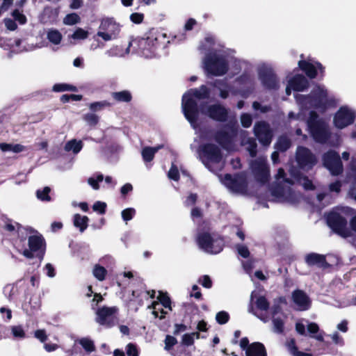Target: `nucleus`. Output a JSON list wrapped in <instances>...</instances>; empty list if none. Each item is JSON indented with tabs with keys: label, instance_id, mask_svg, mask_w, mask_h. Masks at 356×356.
I'll return each instance as SVG.
<instances>
[{
	"label": "nucleus",
	"instance_id": "obj_16",
	"mask_svg": "<svg viewBox=\"0 0 356 356\" xmlns=\"http://www.w3.org/2000/svg\"><path fill=\"white\" fill-rule=\"evenodd\" d=\"M306 327L307 330L312 338L319 341H323V335L321 332L318 333L319 327L316 323H309L308 321L301 320L296 323V330L301 335L306 334Z\"/></svg>",
	"mask_w": 356,
	"mask_h": 356
},
{
	"label": "nucleus",
	"instance_id": "obj_56",
	"mask_svg": "<svg viewBox=\"0 0 356 356\" xmlns=\"http://www.w3.org/2000/svg\"><path fill=\"white\" fill-rule=\"evenodd\" d=\"M12 16L15 20L19 22L20 24H24L26 22V16L19 10H15L12 13Z\"/></svg>",
	"mask_w": 356,
	"mask_h": 356
},
{
	"label": "nucleus",
	"instance_id": "obj_7",
	"mask_svg": "<svg viewBox=\"0 0 356 356\" xmlns=\"http://www.w3.org/2000/svg\"><path fill=\"white\" fill-rule=\"evenodd\" d=\"M348 209V208L337 209V211L330 212L327 216L328 226L334 232L343 238L348 237L350 233L347 228V221L342 216V214L346 213Z\"/></svg>",
	"mask_w": 356,
	"mask_h": 356
},
{
	"label": "nucleus",
	"instance_id": "obj_17",
	"mask_svg": "<svg viewBox=\"0 0 356 356\" xmlns=\"http://www.w3.org/2000/svg\"><path fill=\"white\" fill-rule=\"evenodd\" d=\"M296 161L300 168L308 170L316 163V156L306 147H298L296 151Z\"/></svg>",
	"mask_w": 356,
	"mask_h": 356
},
{
	"label": "nucleus",
	"instance_id": "obj_29",
	"mask_svg": "<svg viewBox=\"0 0 356 356\" xmlns=\"http://www.w3.org/2000/svg\"><path fill=\"white\" fill-rule=\"evenodd\" d=\"M111 96L115 101L120 102H129L132 99L131 94L128 90L114 92Z\"/></svg>",
	"mask_w": 356,
	"mask_h": 356
},
{
	"label": "nucleus",
	"instance_id": "obj_47",
	"mask_svg": "<svg viewBox=\"0 0 356 356\" xmlns=\"http://www.w3.org/2000/svg\"><path fill=\"white\" fill-rule=\"evenodd\" d=\"M79 343L87 352H92L95 350L93 341L88 338H82Z\"/></svg>",
	"mask_w": 356,
	"mask_h": 356
},
{
	"label": "nucleus",
	"instance_id": "obj_27",
	"mask_svg": "<svg viewBox=\"0 0 356 356\" xmlns=\"http://www.w3.org/2000/svg\"><path fill=\"white\" fill-rule=\"evenodd\" d=\"M88 218L86 216L75 214L74 216V225L83 232L88 227Z\"/></svg>",
	"mask_w": 356,
	"mask_h": 356
},
{
	"label": "nucleus",
	"instance_id": "obj_44",
	"mask_svg": "<svg viewBox=\"0 0 356 356\" xmlns=\"http://www.w3.org/2000/svg\"><path fill=\"white\" fill-rule=\"evenodd\" d=\"M50 191V188L46 186L42 190H38L36 191V196L41 201L49 202L51 200V197L49 195Z\"/></svg>",
	"mask_w": 356,
	"mask_h": 356
},
{
	"label": "nucleus",
	"instance_id": "obj_34",
	"mask_svg": "<svg viewBox=\"0 0 356 356\" xmlns=\"http://www.w3.org/2000/svg\"><path fill=\"white\" fill-rule=\"evenodd\" d=\"M92 275L97 280L102 282L105 280L107 275V270L104 267L99 264H95L92 269Z\"/></svg>",
	"mask_w": 356,
	"mask_h": 356
},
{
	"label": "nucleus",
	"instance_id": "obj_14",
	"mask_svg": "<svg viewBox=\"0 0 356 356\" xmlns=\"http://www.w3.org/2000/svg\"><path fill=\"white\" fill-rule=\"evenodd\" d=\"M258 74L263 86L268 89H275L278 86V81L273 73L270 65L261 64L258 67Z\"/></svg>",
	"mask_w": 356,
	"mask_h": 356
},
{
	"label": "nucleus",
	"instance_id": "obj_5",
	"mask_svg": "<svg viewBox=\"0 0 356 356\" xmlns=\"http://www.w3.org/2000/svg\"><path fill=\"white\" fill-rule=\"evenodd\" d=\"M307 127L314 140L320 143L327 142L331 132L328 124L323 120L318 118L314 111L309 112V117L307 120Z\"/></svg>",
	"mask_w": 356,
	"mask_h": 356
},
{
	"label": "nucleus",
	"instance_id": "obj_1",
	"mask_svg": "<svg viewBox=\"0 0 356 356\" xmlns=\"http://www.w3.org/2000/svg\"><path fill=\"white\" fill-rule=\"evenodd\" d=\"M209 97V89L204 85L199 88L191 89L184 94L181 102L182 111L185 118L193 128L196 127L199 111L214 120H226L227 110L220 104L202 105L200 109L198 108L197 100Z\"/></svg>",
	"mask_w": 356,
	"mask_h": 356
},
{
	"label": "nucleus",
	"instance_id": "obj_46",
	"mask_svg": "<svg viewBox=\"0 0 356 356\" xmlns=\"http://www.w3.org/2000/svg\"><path fill=\"white\" fill-rule=\"evenodd\" d=\"M161 38H165V34L159 33L158 35L155 36L154 35H151L147 39V44L149 47V49H154L157 47L159 42L158 40Z\"/></svg>",
	"mask_w": 356,
	"mask_h": 356
},
{
	"label": "nucleus",
	"instance_id": "obj_11",
	"mask_svg": "<svg viewBox=\"0 0 356 356\" xmlns=\"http://www.w3.org/2000/svg\"><path fill=\"white\" fill-rule=\"evenodd\" d=\"M29 249H24L22 251V254L26 258L31 259L33 257V252H38L40 254V258L42 259L44 249L45 243L42 236L38 234L33 233V234L29 236L28 240Z\"/></svg>",
	"mask_w": 356,
	"mask_h": 356
},
{
	"label": "nucleus",
	"instance_id": "obj_57",
	"mask_svg": "<svg viewBox=\"0 0 356 356\" xmlns=\"http://www.w3.org/2000/svg\"><path fill=\"white\" fill-rule=\"evenodd\" d=\"M293 179L297 180L305 189H313V184L310 180L306 177L299 178L293 175Z\"/></svg>",
	"mask_w": 356,
	"mask_h": 356
},
{
	"label": "nucleus",
	"instance_id": "obj_8",
	"mask_svg": "<svg viewBox=\"0 0 356 356\" xmlns=\"http://www.w3.org/2000/svg\"><path fill=\"white\" fill-rule=\"evenodd\" d=\"M199 247L204 252L210 254L219 253L223 248V240L216 234L209 233L200 234L197 236Z\"/></svg>",
	"mask_w": 356,
	"mask_h": 356
},
{
	"label": "nucleus",
	"instance_id": "obj_18",
	"mask_svg": "<svg viewBox=\"0 0 356 356\" xmlns=\"http://www.w3.org/2000/svg\"><path fill=\"white\" fill-rule=\"evenodd\" d=\"M254 133L260 143L264 146H268L272 140V130L268 123L258 122L254 126Z\"/></svg>",
	"mask_w": 356,
	"mask_h": 356
},
{
	"label": "nucleus",
	"instance_id": "obj_49",
	"mask_svg": "<svg viewBox=\"0 0 356 356\" xmlns=\"http://www.w3.org/2000/svg\"><path fill=\"white\" fill-rule=\"evenodd\" d=\"M80 21V17L76 13L67 15L63 19V23L66 25H74Z\"/></svg>",
	"mask_w": 356,
	"mask_h": 356
},
{
	"label": "nucleus",
	"instance_id": "obj_61",
	"mask_svg": "<svg viewBox=\"0 0 356 356\" xmlns=\"http://www.w3.org/2000/svg\"><path fill=\"white\" fill-rule=\"evenodd\" d=\"M238 254L243 258H248L250 255V251L247 246L244 245H237L236 246Z\"/></svg>",
	"mask_w": 356,
	"mask_h": 356
},
{
	"label": "nucleus",
	"instance_id": "obj_12",
	"mask_svg": "<svg viewBox=\"0 0 356 356\" xmlns=\"http://www.w3.org/2000/svg\"><path fill=\"white\" fill-rule=\"evenodd\" d=\"M118 309L116 307H103L96 311L95 321L101 325L111 327L117 323Z\"/></svg>",
	"mask_w": 356,
	"mask_h": 356
},
{
	"label": "nucleus",
	"instance_id": "obj_43",
	"mask_svg": "<svg viewBox=\"0 0 356 356\" xmlns=\"http://www.w3.org/2000/svg\"><path fill=\"white\" fill-rule=\"evenodd\" d=\"M253 79L250 74L245 73L239 76L236 82L240 85H243L245 87L250 88L252 86Z\"/></svg>",
	"mask_w": 356,
	"mask_h": 356
},
{
	"label": "nucleus",
	"instance_id": "obj_37",
	"mask_svg": "<svg viewBox=\"0 0 356 356\" xmlns=\"http://www.w3.org/2000/svg\"><path fill=\"white\" fill-rule=\"evenodd\" d=\"M243 145H246V149L252 157H254L257 153V143L253 138H248L242 141Z\"/></svg>",
	"mask_w": 356,
	"mask_h": 356
},
{
	"label": "nucleus",
	"instance_id": "obj_40",
	"mask_svg": "<svg viewBox=\"0 0 356 356\" xmlns=\"http://www.w3.org/2000/svg\"><path fill=\"white\" fill-rule=\"evenodd\" d=\"M213 86L220 91V97L221 98L225 99L228 97L229 91L224 81L218 80L215 81Z\"/></svg>",
	"mask_w": 356,
	"mask_h": 356
},
{
	"label": "nucleus",
	"instance_id": "obj_13",
	"mask_svg": "<svg viewBox=\"0 0 356 356\" xmlns=\"http://www.w3.org/2000/svg\"><path fill=\"white\" fill-rule=\"evenodd\" d=\"M119 32V24L112 19L107 18L102 20L97 35L105 41H109L115 39Z\"/></svg>",
	"mask_w": 356,
	"mask_h": 356
},
{
	"label": "nucleus",
	"instance_id": "obj_32",
	"mask_svg": "<svg viewBox=\"0 0 356 356\" xmlns=\"http://www.w3.org/2000/svg\"><path fill=\"white\" fill-rule=\"evenodd\" d=\"M286 346L289 352L292 356H312L310 353L299 351L294 339H291L288 341Z\"/></svg>",
	"mask_w": 356,
	"mask_h": 356
},
{
	"label": "nucleus",
	"instance_id": "obj_55",
	"mask_svg": "<svg viewBox=\"0 0 356 356\" xmlns=\"http://www.w3.org/2000/svg\"><path fill=\"white\" fill-rule=\"evenodd\" d=\"M229 314L225 311L219 312L216 314V319L219 324H225L229 320Z\"/></svg>",
	"mask_w": 356,
	"mask_h": 356
},
{
	"label": "nucleus",
	"instance_id": "obj_20",
	"mask_svg": "<svg viewBox=\"0 0 356 356\" xmlns=\"http://www.w3.org/2000/svg\"><path fill=\"white\" fill-rule=\"evenodd\" d=\"M292 300L297 310L305 311L309 309L311 300L308 296L302 290H296L292 293Z\"/></svg>",
	"mask_w": 356,
	"mask_h": 356
},
{
	"label": "nucleus",
	"instance_id": "obj_42",
	"mask_svg": "<svg viewBox=\"0 0 356 356\" xmlns=\"http://www.w3.org/2000/svg\"><path fill=\"white\" fill-rule=\"evenodd\" d=\"M52 90L56 92H60L63 91H76V88L74 86L69 85L67 83H56L54 85Z\"/></svg>",
	"mask_w": 356,
	"mask_h": 356
},
{
	"label": "nucleus",
	"instance_id": "obj_15",
	"mask_svg": "<svg viewBox=\"0 0 356 356\" xmlns=\"http://www.w3.org/2000/svg\"><path fill=\"white\" fill-rule=\"evenodd\" d=\"M323 165L333 175L340 174L343 170V165L339 154L330 150L323 156Z\"/></svg>",
	"mask_w": 356,
	"mask_h": 356
},
{
	"label": "nucleus",
	"instance_id": "obj_21",
	"mask_svg": "<svg viewBox=\"0 0 356 356\" xmlns=\"http://www.w3.org/2000/svg\"><path fill=\"white\" fill-rule=\"evenodd\" d=\"M299 67L304 71L307 76L310 79H314L317 75V70H319L322 74L323 72V67L318 62H314L312 60H300L298 62Z\"/></svg>",
	"mask_w": 356,
	"mask_h": 356
},
{
	"label": "nucleus",
	"instance_id": "obj_52",
	"mask_svg": "<svg viewBox=\"0 0 356 356\" xmlns=\"http://www.w3.org/2000/svg\"><path fill=\"white\" fill-rule=\"evenodd\" d=\"M88 35V31L78 28L74 33L71 35V38L74 40H83L87 38Z\"/></svg>",
	"mask_w": 356,
	"mask_h": 356
},
{
	"label": "nucleus",
	"instance_id": "obj_9",
	"mask_svg": "<svg viewBox=\"0 0 356 356\" xmlns=\"http://www.w3.org/2000/svg\"><path fill=\"white\" fill-rule=\"evenodd\" d=\"M355 118V109L348 106H342L333 116V124L336 128L343 129L352 124Z\"/></svg>",
	"mask_w": 356,
	"mask_h": 356
},
{
	"label": "nucleus",
	"instance_id": "obj_58",
	"mask_svg": "<svg viewBox=\"0 0 356 356\" xmlns=\"http://www.w3.org/2000/svg\"><path fill=\"white\" fill-rule=\"evenodd\" d=\"M106 204L105 202L97 201L94 203L92 209L94 211L99 212L100 214H104L106 212Z\"/></svg>",
	"mask_w": 356,
	"mask_h": 356
},
{
	"label": "nucleus",
	"instance_id": "obj_23",
	"mask_svg": "<svg viewBox=\"0 0 356 356\" xmlns=\"http://www.w3.org/2000/svg\"><path fill=\"white\" fill-rule=\"evenodd\" d=\"M305 261L309 266H317L320 268H326L328 266L325 260V257L323 254L311 253L305 257Z\"/></svg>",
	"mask_w": 356,
	"mask_h": 356
},
{
	"label": "nucleus",
	"instance_id": "obj_6",
	"mask_svg": "<svg viewBox=\"0 0 356 356\" xmlns=\"http://www.w3.org/2000/svg\"><path fill=\"white\" fill-rule=\"evenodd\" d=\"M204 165L211 171L214 172L222 167V156L218 147L214 145H204L200 154Z\"/></svg>",
	"mask_w": 356,
	"mask_h": 356
},
{
	"label": "nucleus",
	"instance_id": "obj_62",
	"mask_svg": "<svg viewBox=\"0 0 356 356\" xmlns=\"http://www.w3.org/2000/svg\"><path fill=\"white\" fill-rule=\"evenodd\" d=\"M252 108L254 111H259L261 113H265L270 111V107L269 106H262L260 103L254 102L252 104Z\"/></svg>",
	"mask_w": 356,
	"mask_h": 356
},
{
	"label": "nucleus",
	"instance_id": "obj_2",
	"mask_svg": "<svg viewBox=\"0 0 356 356\" xmlns=\"http://www.w3.org/2000/svg\"><path fill=\"white\" fill-rule=\"evenodd\" d=\"M199 49L204 54L202 67L208 76H223L228 72L230 64L240 69L247 65L244 61L229 56L225 51L218 49L211 37L206 38Z\"/></svg>",
	"mask_w": 356,
	"mask_h": 356
},
{
	"label": "nucleus",
	"instance_id": "obj_30",
	"mask_svg": "<svg viewBox=\"0 0 356 356\" xmlns=\"http://www.w3.org/2000/svg\"><path fill=\"white\" fill-rule=\"evenodd\" d=\"M83 144L81 140L76 139L68 141L65 145V150L67 152H72L74 154H77L82 149Z\"/></svg>",
	"mask_w": 356,
	"mask_h": 356
},
{
	"label": "nucleus",
	"instance_id": "obj_10",
	"mask_svg": "<svg viewBox=\"0 0 356 356\" xmlns=\"http://www.w3.org/2000/svg\"><path fill=\"white\" fill-rule=\"evenodd\" d=\"M220 181L232 193L245 194L247 192V180L244 175H237L234 177L225 175Z\"/></svg>",
	"mask_w": 356,
	"mask_h": 356
},
{
	"label": "nucleus",
	"instance_id": "obj_59",
	"mask_svg": "<svg viewBox=\"0 0 356 356\" xmlns=\"http://www.w3.org/2000/svg\"><path fill=\"white\" fill-rule=\"evenodd\" d=\"M241 122L243 127L248 128L251 126L252 122V116L248 113H243L241 116Z\"/></svg>",
	"mask_w": 356,
	"mask_h": 356
},
{
	"label": "nucleus",
	"instance_id": "obj_64",
	"mask_svg": "<svg viewBox=\"0 0 356 356\" xmlns=\"http://www.w3.org/2000/svg\"><path fill=\"white\" fill-rule=\"evenodd\" d=\"M126 352L128 356H138V350L136 347L132 343H129L127 346Z\"/></svg>",
	"mask_w": 356,
	"mask_h": 356
},
{
	"label": "nucleus",
	"instance_id": "obj_53",
	"mask_svg": "<svg viewBox=\"0 0 356 356\" xmlns=\"http://www.w3.org/2000/svg\"><path fill=\"white\" fill-rule=\"evenodd\" d=\"M83 119L90 126L96 125L99 121V117L93 113L86 114Z\"/></svg>",
	"mask_w": 356,
	"mask_h": 356
},
{
	"label": "nucleus",
	"instance_id": "obj_50",
	"mask_svg": "<svg viewBox=\"0 0 356 356\" xmlns=\"http://www.w3.org/2000/svg\"><path fill=\"white\" fill-rule=\"evenodd\" d=\"M136 214V210L134 208H127L122 211L121 216L124 221L131 220Z\"/></svg>",
	"mask_w": 356,
	"mask_h": 356
},
{
	"label": "nucleus",
	"instance_id": "obj_22",
	"mask_svg": "<svg viewBox=\"0 0 356 356\" xmlns=\"http://www.w3.org/2000/svg\"><path fill=\"white\" fill-rule=\"evenodd\" d=\"M308 86L309 82L303 75H296L289 79L288 85L286 88V93L287 95H289L291 89L296 91H302L306 89Z\"/></svg>",
	"mask_w": 356,
	"mask_h": 356
},
{
	"label": "nucleus",
	"instance_id": "obj_36",
	"mask_svg": "<svg viewBox=\"0 0 356 356\" xmlns=\"http://www.w3.org/2000/svg\"><path fill=\"white\" fill-rule=\"evenodd\" d=\"M216 140L224 148L229 149L230 144L232 143V138L227 134L219 133L216 136Z\"/></svg>",
	"mask_w": 356,
	"mask_h": 356
},
{
	"label": "nucleus",
	"instance_id": "obj_35",
	"mask_svg": "<svg viewBox=\"0 0 356 356\" xmlns=\"http://www.w3.org/2000/svg\"><path fill=\"white\" fill-rule=\"evenodd\" d=\"M291 146V140L286 136H280L275 145V148L277 150L284 152Z\"/></svg>",
	"mask_w": 356,
	"mask_h": 356
},
{
	"label": "nucleus",
	"instance_id": "obj_31",
	"mask_svg": "<svg viewBox=\"0 0 356 356\" xmlns=\"http://www.w3.org/2000/svg\"><path fill=\"white\" fill-rule=\"evenodd\" d=\"M131 46V43L129 44L128 47L126 49L125 52L122 51V49L120 47L115 46L111 47L110 49L107 50L105 54L108 57H121L124 56V54H128L129 53V47Z\"/></svg>",
	"mask_w": 356,
	"mask_h": 356
},
{
	"label": "nucleus",
	"instance_id": "obj_4",
	"mask_svg": "<svg viewBox=\"0 0 356 356\" xmlns=\"http://www.w3.org/2000/svg\"><path fill=\"white\" fill-rule=\"evenodd\" d=\"M275 179L277 184L270 189L273 200L290 204H295L300 200L301 195L292 189L293 184L289 179H284V170L282 168L278 170Z\"/></svg>",
	"mask_w": 356,
	"mask_h": 356
},
{
	"label": "nucleus",
	"instance_id": "obj_3",
	"mask_svg": "<svg viewBox=\"0 0 356 356\" xmlns=\"http://www.w3.org/2000/svg\"><path fill=\"white\" fill-rule=\"evenodd\" d=\"M295 98L299 106L300 112L297 114L290 112L288 115L289 122L292 120L305 122L307 110L313 108L323 112L327 108V105L332 102L334 99L332 97L329 95L325 87L322 86L314 87L308 96L296 95Z\"/></svg>",
	"mask_w": 356,
	"mask_h": 356
},
{
	"label": "nucleus",
	"instance_id": "obj_54",
	"mask_svg": "<svg viewBox=\"0 0 356 356\" xmlns=\"http://www.w3.org/2000/svg\"><path fill=\"white\" fill-rule=\"evenodd\" d=\"M256 305L258 309L263 311H266L269 307V303L266 299L263 297H259L256 301Z\"/></svg>",
	"mask_w": 356,
	"mask_h": 356
},
{
	"label": "nucleus",
	"instance_id": "obj_51",
	"mask_svg": "<svg viewBox=\"0 0 356 356\" xmlns=\"http://www.w3.org/2000/svg\"><path fill=\"white\" fill-rule=\"evenodd\" d=\"M110 104L106 101H102V102H96L91 103L89 105V108L90 110L93 111H97L103 109L105 107L109 106Z\"/></svg>",
	"mask_w": 356,
	"mask_h": 356
},
{
	"label": "nucleus",
	"instance_id": "obj_63",
	"mask_svg": "<svg viewBox=\"0 0 356 356\" xmlns=\"http://www.w3.org/2000/svg\"><path fill=\"white\" fill-rule=\"evenodd\" d=\"M144 19V15L143 13H134L130 15V19L135 24H140Z\"/></svg>",
	"mask_w": 356,
	"mask_h": 356
},
{
	"label": "nucleus",
	"instance_id": "obj_48",
	"mask_svg": "<svg viewBox=\"0 0 356 356\" xmlns=\"http://www.w3.org/2000/svg\"><path fill=\"white\" fill-rule=\"evenodd\" d=\"M159 302L161 304V306L165 308V309H168V311L171 310V301L168 296L162 293H159L158 296Z\"/></svg>",
	"mask_w": 356,
	"mask_h": 356
},
{
	"label": "nucleus",
	"instance_id": "obj_41",
	"mask_svg": "<svg viewBox=\"0 0 356 356\" xmlns=\"http://www.w3.org/2000/svg\"><path fill=\"white\" fill-rule=\"evenodd\" d=\"M5 229L9 232H13L17 229V232L19 236H21V235L22 236L24 232H28V229H26L24 227H22L18 223H17V222L13 223L11 222H6V224L5 225Z\"/></svg>",
	"mask_w": 356,
	"mask_h": 356
},
{
	"label": "nucleus",
	"instance_id": "obj_39",
	"mask_svg": "<svg viewBox=\"0 0 356 356\" xmlns=\"http://www.w3.org/2000/svg\"><path fill=\"white\" fill-rule=\"evenodd\" d=\"M273 332L277 334H281L284 331V319L280 316L273 317Z\"/></svg>",
	"mask_w": 356,
	"mask_h": 356
},
{
	"label": "nucleus",
	"instance_id": "obj_26",
	"mask_svg": "<svg viewBox=\"0 0 356 356\" xmlns=\"http://www.w3.org/2000/svg\"><path fill=\"white\" fill-rule=\"evenodd\" d=\"M148 309H152V314L156 317H159L161 319L163 318L165 314L168 312V309L161 306V304L158 301H154L152 304L148 306Z\"/></svg>",
	"mask_w": 356,
	"mask_h": 356
},
{
	"label": "nucleus",
	"instance_id": "obj_33",
	"mask_svg": "<svg viewBox=\"0 0 356 356\" xmlns=\"http://www.w3.org/2000/svg\"><path fill=\"white\" fill-rule=\"evenodd\" d=\"M47 38L52 44H58L62 40V35L58 30L51 29L47 31Z\"/></svg>",
	"mask_w": 356,
	"mask_h": 356
},
{
	"label": "nucleus",
	"instance_id": "obj_38",
	"mask_svg": "<svg viewBox=\"0 0 356 356\" xmlns=\"http://www.w3.org/2000/svg\"><path fill=\"white\" fill-rule=\"evenodd\" d=\"M104 179V176L102 174L95 175L92 177H90L87 179V182L88 185H90L92 189L97 191L99 189V184L102 182Z\"/></svg>",
	"mask_w": 356,
	"mask_h": 356
},
{
	"label": "nucleus",
	"instance_id": "obj_28",
	"mask_svg": "<svg viewBox=\"0 0 356 356\" xmlns=\"http://www.w3.org/2000/svg\"><path fill=\"white\" fill-rule=\"evenodd\" d=\"M0 149L2 152H12L19 153L24 150V147L19 144L0 143Z\"/></svg>",
	"mask_w": 356,
	"mask_h": 356
},
{
	"label": "nucleus",
	"instance_id": "obj_45",
	"mask_svg": "<svg viewBox=\"0 0 356 356\" xmlns=\"http://www.w3.org/2000/svg\"><path fill=\"white\" fill-rule=\"evenodd\" d=\"M11 333L15 338L17 339H24L26 337V333L23 327L21 325H14L10 328Z\"/></svg>",
	"mask_w": 356,
	"mask_h": 356
},
{
	"label": "nucleus",
	"instance_id": "obj_60",
	"mask_svg": "<svg viewBox=\"0 0 356 356\" xmlns=\"http://www.w3.org/2000/svg\"><path fill=\"white\" fill-rule=\"evenodd\" d=\"M168 176L170 179H172L175 181H177L179 179V171H178L177 168L174 164H172V166H171L170 170L168 171Z\"/></svg>",
	"mask_w": 356,
	"mask_h": 356
},
{
	"label": "nucleus",
	"instance_id": "obj_19",
	"mask_svg": "<svg viewBox=\"0 0 356 356\" xmlns=\"http://www.w3.org/2000/svg\"><path fill=\"white\" fill-rule=\"evenodd\" d=\"M266 161V158L259 157L251 164V168L256 179L261 183L266 182L270 175Z\"/></svg>",
	"mask_w": 356,
	"mask_h": 356
},
{
	"label": "nucleus",
	"instance_id": "obj_24",
	"mask_svg": "<svg viewBox=\"0 0 356 356\" xmlns=\"http://www.w3.org/2000/svg\"><path fill=\"white\" fill-rule=\"evenodd\" d=\"M246 356H267L266 350L260 342H254L248 346L245 351Z\"/></svg>",
	"mask_w": 356,
	"mask_h": 356
},
{
	"label": "nucleus",
	"instance_id": "obj_25",
	"mask_svg": "<svg viewBox=\"0 0 356 356\" xmlns=\"http://www.w3.org/2000/svg\"><path fill=\"white\" fill-rule=\"evenodd\" d=\"M163 146L162 145H158L154 147H146L142 150V156L145 162H149L153 160L154 154L161 149Z\"/></svg>",
	"mask_w": 356,
	"mask_h": 356
}]
</instances>
